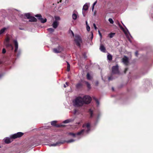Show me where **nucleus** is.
<instances>
[{"instance_id":"f257e3e1","label":"nucleus","mask_w":153,"mask_h":153,"mask_svg":"<svg viewBox=\"0 0 153 153\" xmlns=\"http://www.w3.org/2000/svg\"><path fill=\"white\" fill-rule=\"evenodd\" d=\"M83 127L84 129L80 131L77 132L76 134H74L70 133H68V134L71 136L76 138V139H71L68 140V143H71L74 142L77 139L80 138V136L81 135H84L85 134H87L89 133L90 130V125L89 123L84 124L83 126Z\"/></svg>"},{"instance_id":"f03ea898","label":"nucleus","mask_w":153,"mask_h":153,"mask_svg":"<svg viewBox=\"0 0 153 153\" xmlns=\"http://www.w3.org/2000/svg\"><path fill=\"white\" fill-rule=\"evenodd\" d=\"M73 104L74 106L76 107H80L82 106L85 104V102L84 101L82 98L81 97H78L73 101Z\"/></svg>"},{"instance_id":"7ed1b4c3","label":"nucleus","mask_w":153,"mask_h":153,"mask_svg":"<svg viewBox=\"0 0 153 153\" xmlns=\"http://www.w3.org/2000/svg\"><path fill=\"white\" fill-rule=\"evenodd\" d=\"M14 46L15 47L14 53L16 56L19 57L21 54L20 51L19 50H18V44L16 40H13Z\"/></svg>"},{"instance_id":"20e7f679","label":"nucleus","mask_w":153,"mask_h":153,"mask_svg":"<svg viewBox=\"0 0 153 153\" xmlns=\"http://www.w3.org/2000/svg\"><path fill=\"white\" fill-rule=\"evenodd\" d=\"M10 38L8 36L7 37L4 42V44L7 48L12 51L13 48L12 45L10 43Z\"/></svg>"},{"instance_id":"39448f33","label":"nucleus","mask_w":153,"mask_h":153,"mask_svg":"<svg viewBox=\"0 0 153 153\" xmlns=\"http://www.w3.org/2000/svg\"><path fill=\"white\" fill-rule=\"evenodd\" d=\"M57 121L56 120L53 121L51 122V125L56 127H64L65 125L63 124V123H67V120L63 121V122L60 124H56Z\"/></svg>"},{"instance_id":"423d86ee","label":"nucleus","mask_w":153,"mask_h":153,"mask_svg":"<svg viewBox=\"0 0 153 153\" xmlns=\"http://www.w3.org/2000/svg\"><path fill=\"white\" fill-rule=\"evenodd\" d=\"M65 48L64 46L61 45H59L57 48L53 49V52L55 53H59L64 51Z\"/></svg>"},{"instance_id":"0eeeda50","label":"nucleus","mask_w":153,"mask_h":153,"mask_svg":"<svg viewBox=\"0 0 153 153\" xmlns=\"http://www.w3.org/2000/svg\"><path fill=\"white\" fill-rule=\"evenodd\" d=\"M54 17L55 20L53 23L52 25L54 28H56L59 25V21L60 20V18L59 16H55Z\"/></svg>"},{"instance_id":"6e6552de","label":"nucleus","mask_w":153,"mask_h":153,"mask_svg":"<svg viewBox=\"0 0 153 153\" xmlns=\"http://www.w3.org/2000/svg\"><path fill=\"white\" fill-rule=\"evenodd\" d=\"M66 141L62 140H59L55 143L51 144L48 145L50 146H59L65 143Z\"/></svg>"},{"instance_id":"1a4fd4ad","label":"nucleus","mask_w":153,"mask_h":153,"mask_svg":"<svg viewBox=\"0 0 153 153\" xmlns=\"http://www.w3.org/2000/svg\"><path fill=\"white\" fill-rule=\"evenodd\" d=\"M74 41L76 45L80 47V43L82 42V40L80 37L79 35H75Z\"/></svg>"},{"instance_id":"9d476101","label":"nucleus","mask_w":153,"mask_h":153,"mask_svg":"<svg viewBox=\"0 0 153 153\" xmlns=\"http://www.w3.org/2000/svg\"><path fill=\"white\" fill-rule=\"evenodd\" d=\"M123 30V32L125 34L126 37L128 39L129 41L131 43V38L132 39L133 38L130 34V33L128 30V29H122Z\"/></svg>"},{"instance_id":"9b49d317","label":"nucleus","mask_w":153,"mask_h":153,"mask_svg":"<svg viewBox=\"0 0 153 153\" xmlns=\"http://www.w3.org/2000/svg\"><path fill=\"white\" fill-rule=\"evenodd\" d=\"M24 134V133L22 132H18L16 133L10 135L11 138L15 139L17 138L21 137Z\"/></svg>"},{"instance_id":"f8f14e48","label":"nucleus","mask_w":153,"mask_h":153,"mask_svg":"<svg viewBox=\"0 0 153 153\" xmlns=\"http://www.w3.org/2000/svg\"><path fill=\"white\" fill-rule=\"evenodd\" d=\"M82 98L85 102V104H88L90 103L91 100V97L88 95L85 96Z\"/></svg>"},{"instance_id":"ddd939ff","label":"nucleus","mask_w":153,"mask_h":153,"mask_svg":"<svg viewBox=\"0 0 153 153\" xmlns=\"http://www.w3.org/2000/svg\"><path fill=\"white\" fill-rule=\"evenodd\" d=\"M35 16L37 17L42 23H44L47 22L46 19L45 18H42V15L40 14H36L35 15Z\"/></svg>"},{"instance_id":"4468645a","label":"nucleus","mask_w":153,"mask_h":153,"mask_svg":"<svg viewBox=\"0 0 153 153\" xmlns=\"http://www.w3.org/2000/svg\"><path fill=\"white\" fill-rule=\"evenodd\" d=\"M113 74H116L119 73L118 66L117 65L113 66L112 68Z\"/></svg>"},{"instance_id":"2eb2a0df","label":"nucleus","mask_w":153,"mask_h":153,"mask_svg":"<svg viewBox=\"0 0 153 153\" xmlns=\"http://www.w3.org/2000/svg\"><path fill=\"white\" fill-rule=\"evenodd\" d=\"M123 62L126 65H127L128 63V58L125 56L122 59Z\"/></svg>"},{"instance_id":"dca6fc26","label":"nucleus","mask_w":153,"mask_h":153,"mask_svg":"<svg viewBox=\"0 0 153 153\" xmlns=\"http://www.w3.org/2000/svg\"><path fill=\"white\" fill-rule=\"evenodd\" d=\"M78 16V13L76 10H74L73 13L72 17L74 20H76Z\"/></svg>"},{"instance_id":"f3484780","label":"nucleus","mask_w":153,"mask_h":153,"mask_svg":"<svg viewBox=\"0 0 153 153\" xmlns=\"http://www.w3.org/2000/svg\"><path fill=\"white\" fill-rule=\"evenodd\" d=\"M12 138H11L10 137H6L4 139V141L5 143L8 144L9 143L12 141L11 139Z\"/></svg>"},{"instance_id":"a211bd4d","label":"nucleus","mask_w":153,"mask_h":153,"mask_svg":"<svg viewBox=\"0 0 153 153\" xmlns=\"http://www.w3.org/2000/svg\"><path fill=\"white\" fill-rule=\"evenodd\" d=\"M30 19H29V21L30 22H36L37 21V19L34 17L31 16L30 17Z\"/></svg>"},{"instance_id":"6ab92c4d","label":"nucleus","mask_w":153,"mask_h":153,"mask_svg":"<svg viewBox=\"0 0 153 153\" xmlns=\"http://www.w3.org/2000/svg\"><path fill=\"white\" fill-rule=\"evenodd\" d=\"M89 4L86 3L83 6L82 10L86 11L88 10Z\"/></svg>"},{"instance_id":"aec40b11","label":"nucleus","mask_w":153,"mask_h":153,"mask_svg":"<svg viewBox=\"0 0 153 153\" xmlns=\"http://www.w3.org/2000/svg\"><path fill=\"white\" fill-rule=\"evenodd\" d=\"M100 49L101 51L103 52H105L106 51L105 48L103 45H101Z\"/></svg>"},{"instance_id":"412c9836","label":"nucleus","mask_w":153,"mask_h":153,"mask_svg":"<svg viewBox=\"0 0 153 153\" xmlns=\"http://www.w3.org/2000/svg\"><path fill=\"white\" fill-rule=\"evenodd\" d=\"M24 16L28 19H30V17L31 16L30 14L29 13L25 14Z\"/></svg>"},{"instance_id":"4be33fe9","label":"nucleus","mask_w":153,"mask_h":153,"mask_svg":"<svg viewBox=\"0 0 153 153\" xmlns=\"http://www.w3.org/2000/svg\"><path fill=\"white\" fill-rule=\"evenodd\" d=\"M57 40H58V39L56 38H52L51 39L52 42L53 44H55V42Z\"/></svg>"},{"instance_id":"5701e85b","label":"nucleus","mask_w":153,"mask_h":153,"mask_svg":"<svg viewBox=\"0 0 153 153\" xmlns=\"http://www.w3.org/2000/svg\"><path fill=\"white\" fill-rule=\"evenodd\" d=\"M85 82L88 89H90L91 88V87L90 83L88 82Z\"/></svg>"},{"instance_id":"b1692460","label":"nucleus","mask_w":153,"mask_h":153,"mask_svg":"<svg viewBox=\"0 0 153 153\" xmlns=\"http://www.w3.org/2000/svg\"><path fill=\"white\" fill-rule=\"evenodd\" d=\"M115 34V33H111L108 35V36L110 38H112L114 37Z\"/></svg>"},{"instance_id":"393cba45","label":"nucleus","mask_w":153,"mask_h":153,"mask_svg":"<svg viewBox=\"0 0 153 153\" xmlns=\"http://www.w3.org/2000/svg\"><path fill=\"white\" fill-rule=\"evenodd\" d=\"M112 58V56L110 54L108 53L107 55V59L109 60H111Z\"/></svg>"},{"instance_id":"a878e982","label":"nucleus","mask_w":153,"mask_h":153,"mask_svg":"<svg viewBox=\"0 0 153 153\" xmlns=\"http://www.w3.org/2000/svg\"><path fill=\"white\" fill-rule=\"evenodd\" d=\"M87 77L88 79L89 80H91V76L88 73L87 74Z\"/></svg>"},{"instance_id":"bb28decb","label":"nucleus","mask_w":153,"mask_h":153,"mask_svg":"<svg viewBox=\"0 0 153 153\" xmlns=\"http://www.w3.org/2000/svg\"><path fill=\"white\" fill-rule=\"evenodd\" d=\"M94 99L95 101L97 104V105L98 106L99 105V102L98 101V99H97L96 98L94 97Z\"/></svg>"},{"instance_id":"cd10ccee","label":"nucleus","mask_w":153,"mask_h":153,"mask_svg":"<svg viewBox=\"0 0 153 153\" xmlns=\"http://www.w3.org/2000/svg\"><path fill=\"white\" fill-rule=\"evenodd\" d=\"M89 112L90 115L91 117H92L93 115V111L91 109H90L89 110Z\"/></svg>"},{"instance_id":"c85d7f7f","label":"nucleus","mask_w":153,"mask_h":153,"mask_svg":"<svg viewBox=\"0 0 153 153\" xmlns=\"http://www.w3.org/2000/svg\"><path fill=\"white\" fill-rule=\"evenodd\" d=\"M82 86V84L80 83H78L76 85V87L77 88H79L81 87Z\"/></svg>"},{"instance_id":"c756f323","label":"nucleus","mask_w":153,"mask_h":153,"mask_svg":"<svg viewBox=\"0 0 153 153\" xmlns=\"http://www.w3.org/2000/svg\"><path fill=\"white\" fill-rule=\"evenodd\" d=\"M6 29H1L0 30V35L2 34L5 31Z\"/></svg>"},{"instance_id":"7c9ffc66","label":"nucleus","mask_w":153,"mask_h":153,"mask_svg":"<svg viewBox=\"0 0 153 153\" xmlns=\"http://www.w3.org/2000/svg\"><path fill=\"white\" fill-rule=\"evenodd\" d=\"M93 38V33L92 32H91L90 40L92 41Z\"/></svg>"},{"instance_id":"2f4dec72","label":"nucleus","mask_w":153,"mask_h":153,"mask_svg":"<svg viewBox=\"0 0 153 153\" xmlns=\"http://www.w3.org/2000/svg\"><path fill=\"white\" fill-rule=\"evenodd\" d=\"M108 21L111 24H113L114 23L113 19L111 18H109L108 19Z\"/></svg>"},{"instance_id":"473e14b6","label":"nucleus","mask_w":153,"mask_h":153,"mask_svg":"<svg viewBox=\"0 0 153 153\" xmlns=\"http://www.w3.org/2000/svg\"><path fill=\"white\" fill-rule=\"evenodd\" d=\"M70 70V64L68 62V72Z\"/></svg>"},{"instance_id":"72a5a7b5","label":"nucleus","mask_w":153,"mask_h":153,"mask_svg":"<svg viewBox=\"0 0 153 153\" xmlns=\"http://www.w3.org/2000/svg\"><path fill=\"white\" fill-rule=\"evenodd\" d=\"M27 30H28V31L29 32H35V29H27Z\"/></svg>"},{"instance_id":"f704fd0d","label":"nucleus","mask_w":153,"mask_h":153,"mask_svg":"<svg viewBox=\"0 0 153 153\" xmlns=\"http://www.w3.org/2000/svg\"><path fill=\"white\" fill-rule=\"evenodd\" d=\"M47 30H48V31L49 33H51L54 31V29H47Z\"/></svg>"},{"instance_id":"c9c22d12","label":"nucleus","mask_w":153,"mask_h":153,"mask_svg":"<svg viewBox=\"0 0 153 153\" xmlns=\"http://www.w3.org/2000/svg\"><path fill=\"white\" fill-rule=\"evenodd\" d=\"M86 29H90V27L88 25V24L87 21H86Z\"/></svg>"},{"instance_id":"e433bc0d","label":"nucleus","mask_w":153,"mask_h":153,"mask_svg":"<svg viewBox=\"0 0 153 153\" xmlns=\"http://www.w3.org/2000/svg\"><path fill=\"white\" fill-rule=\"evenodd\" d=\"M97 2V1H95L93 4L92 5V10H93L94 9V5L96 4Z\"/></svg>"},{"instance_id":"4c0bfd02","label":"nucleus","mask_w":153,"mask_h":153,"mask_svg":"<svg viewBox=\"0 0 153 153\" xmlns=\"http://www.w3.org/2000/svg\"><path fill=\"white\" fill-rule=\"evenodd\" d=\"M6 52V50L4 48H3L2 49V53H3L4 54V53H5Z\"/></svg>"},{"instance_id":"58836bf2","label":"nucleus","mask_w":153,"mask_h":153,"mask_svg":"<svg viewBox=\"0 0 153 153\" xmlns=\"http://www.w3.org/2000/svg\"><path fill=\"white\" fill-rule=\"evenodd\" d=\"M118 25L120 27V29H124V28L122 27V26L121 25V24L119 23H118Z\"/></svg>"},{"instance_id":"ea45409f","label":"nucleus","mask_w":153,"mask_h":153,"mask_svg":"<svg viewBox=\"0 0 153 153\" xmlns=\"http://www.w3.org/2000/svg\"><path fill=\"white\" fill-rule=\"evenodd\" d=\"M60 56L63 59H65V55L63 54H62V55H61V56Z\"/></svg>"},{"instance_id":"a19ab883","label":"nucleus","mask_w":153,"mask_h":153,"mask_svg":"<svg viewBox=\"0 0 153 153\" xmlns=\"http://www.w3.org/2000/svg\"><path fill=\"white\" fill-rule=\"evenodd\" d=\"M85 11L82 10V13L83 15L84 16H85Z\"/></svg>"},{"instance_id":"79ce46f5","label":"nucleus","mask_w":153,"mask_h":153,"mask_svg":"<svg viewBox=\"0 0 153 153\" xmlns=\"http://www.w3.org/2000/svg\"><path fill=\"white\" fill-rule=\"evenodd\" d=\"M4 74H0V79L2 77L4 76Z\"/></svg>"},{"instance_id":"37998d69","label":"nucleus","mask_w":153,"mask_h":153,"mask_svg":"<svg viewBox=\"0 0 153 153\" xmlns=\"http://www.w3.org/2000/svg\"><path fill=\"white\" fill-rule=\"evenodd\" d=\"M113 79V78L112 76H110L108 77V80L109 81H110L111 80H112Z\"/></svg>"},{"instance_id":"c03bdc74","label":"nucleus","mask_w":153,"mask_h":153,"mask_svg":"<svg viewBox=\"0 0 153 153\" xmlns=\"http://www.w3.org/2000/svg\"><path fill=\"white\" fill-rule=\"evenodd\" d=\"M70 31L71 32V33L72 36L74 37V34L73 32L71 30H70Z\"/></svg>"},{"instance_id":"a18cd8bd","label":"nucleus","mask_w":153,"mask_h":153,"mask_svg":"<svg viewBox=\"0 0 153 153\" xmlns=\"http://www.w3.org/2000/svg\"><path fill=\"white\" fill-rule=\"evenodd\" d=\"M70 31L71 32V33L72 36L74 37V34L73 32L71 30H70Z\"/></svg>"},{"instance_id":"49530a36","label":"nucleus","mask_w":153,"mask_h":153,"mask_svg":"<svg viewBox=\"0 0 153 153\" xmlns=\"http://www.w3.org/2000/svg\"><path fill=\"white\" fill-rule=\"evenodd\" d=\"M66 85H67V81H66L65 82V84H64V88H66Z\"/></svg>"},{"instance_id":"de8ad7c7","label":"nucleus","mask_w":153,"mask_h":153,"mask_svg":"<svg viewBox=\"0 0 153 153\" xmlns=\"http://www.w3.org/2000/svg\"><path fill=\"white\" fill-rule=\"evenodd\" d=\"M93 25L94 29H97V27H96V25L94 23L93 24Z\"/></svg>"},{"instance_id":"09e8293b","label":"nucleus","mask_w":153,"mask_h":153,"mask_svg":"<svg viewBox=\"0 0 153 153\" xmlns=\"http://www.w3.org/2000/svg\"><path fill=\"white\" fill-rule=\"evenodd\" d=\"M138 55V52L137 51L135 53V55L136 56H137Z\"/></svg>"},{"instance_id":"8fccbe9b","label":"nucleus","mask_w":153,"mask_h":153,"mask_svg":"<svg viewBox=\"0 0 153 153\" xmlns=\"http://www.w3.org/2000/svg\"><path fill=\"white\" fill-rule=\"evenodd\" d=\"M98 32H99V34L100 37H101L102 35H101V33H100V32L99 30H98Z\"/></svg>"},{"instance_id":"3c124183","label":"nucleus","mask_w":153,"mask_h":153,"mask_svg":"<svg viewBox=\"0 0 153 153\" xmlns=\"http://www.w3.org/2000/svg\"><path fill=\"white\" fill-rule=\"evenodd\" d=\"M98 84H99L98 82V81H97L96 82V85H98Z\"/></svg>"},{"instance_id":"603ef678","label":"nucleus","mask_w":153,"mask_h":153,"mask_svg":"<svg viewBox=\"0 0 153 153\" xmlns=\"http://www.w3.org/2000/svg\"><path fill=\"white\" fill-rule=\"evenodd\" d=\"M128 70V68H126L125 70V73H126V71Z\"/></svg>"},{"instance_id":"864d4df0","label":"nucleus","mask_w":153,"mask_h":153,"mask_svg":"<svg viewBox=\"0 0 153 153\" xmlns=\"http://www.w3.org/2000/svg\"><path fill=\"white\" fill-rule=\"evenodd\" d=\"M67 121H68V123L69 122H70V120H68V119Z\"/></svg>"},{"instance_id":"5fc2aeb1","label":"nucleus","mask_w":153,"mask_h":153,"mask_svg":"<svg viewBox=\"0 0 153 153\" xmlns=\"http://www.w3.org/2000/svg\"><path fill=\"white\" fill-rule=\"evenodd\" d=\"M87 31H88V32H89V31H90V29H87Z\"/></svg>"},{"instance_id":"6e6d98bb","label":"nucleus","mask_w":153,"mask_h":153,"mask_svg":"<svg viewBox=\"0 0 153 153\" xmlns=\"http://www.w3.org/2000/svg\"><path fill=\"white\" fill-rule=\"evenodd\" d=\"M123 25L125 27V29H127V28H126V27H125V26L123 24Z\"/></svg>"},{"instance_id":"4d7b16f0","label":"nucleus","mask_w":153,"mask_h":153,"mask_svg":"<svg viewBox=\"0 0 153 153\" xmlns=\"http://www.w3.org/2000/svg\"><path fill=\"white\" fill-rule=\"evenodd\" d=\"M112 90L113 91H114V88L113 87H112Z\"/></svg>"},{"instance_id":"13d9d810","label":"nucleus","mask_w":153,"mask_h":153,"mask_svg":"<svg viewBox=\"0 0 153 153\" xmlns=\"http://www.w3.org/2000/svg\"><path fill=\"white\" fill-rule=\"evenodd\" d=\"M2 29H7V28H6V27H4L3 28H2Z\"/></svg>"},{"instance_id":"bf43d9fd","label":"nucleus","mask_w":153,"mask_h":153,"mask_svg":"<svg viewBox=\"0 0 153 153\" xmlns=\"http://www.w3.org/2000/svg\"><path fill=\"white\" fill-rule=\"evenodd\" d=\"M1 61H0V64L1 63Z\"/></svg>"},{"instance_id":"052dcab7","label":"nucleus","mask_w":153,"mask_h":153,"mask_svg":"<svg viewBox=\"0 0 153 153\" xmlns=\"http://www.w3.org/2000/svg\"><path fill=\"white\" fill-rule=\"evenodd\" d=\"M65 62H67V61L66 60H65Z\"/></svg>"},{"instance_id":"680f3d73","label":"nucleus","mask_w":153,"mask_h":153,"mask_svg":"<svg viewBox=\"0 0 153 153\" xmlns=\"http://www.w3.org/2000/svg\"><path fill=\"white\" fill-rule=\"evenodd\" d=\"M84 57H85V58L86 57L85 56H84Z\"/></svg>"},{"instance_id":"e2e57ef3","label":"nucleus","mask_w":153,"mask_h":153,"mask_svg":"<svg viewBox=\"0 0 153 153\" xmlns=\"http://www.w3.org/2000/svg\"><path fill=\"white\" fill-rule=\"evenodd\" d=\"M65 93L66 94V91H65Z\"/></svg>"},{"instance_id":"0e129e2a","label":"nucleus","mask_w":153,"mask_h":153,"mask_svg":"<svg viewBox=\"0 0 153 153\" xmlns=\"http://www.w3.org/2000/svg\"><path fill=\"white\" fill-rule=\"evenodd\" d=\"M10 28V27H7V28Z\"/></svg>"},{"instance_id":"69168bd1","label":"nucleus","mask_w":153,"mask_h":153,"mask_svg":"<svg viewBox=\"0 0 153 153\" xmlns=\"http://www.w3.org/2000/svg\"><path fill=\"white\" fill-rule=\"evenodd\" d=\"M49 29H52V28H49Z\"/></svg>"},{"instance_id":"338daca9","label":"nucleus","mask_w":153,"mask_h":153,"mask_svg":"<svg viewBox=\"0 0 153 153\" xmlns=\"http://www.w3.org/2000/svg\"><path fill=\"white\" fill-rule=\"evenodd\" d=\"M21 30H22L23 29H22Z\"/></svg>"},{"instance_id":"774afa93","label":"nucleus","mask_w":153,"mask_h":153,"mask_svg":"<svg viewBox=\"0 0 153 153\" xmlns=\"http://www.w3.org/2000/svg\"><path fill=\"white\" fill-rule=\"evenodd\" d=\"M1 147V146H0V148Z\"/></svg>"}]
</instances>
